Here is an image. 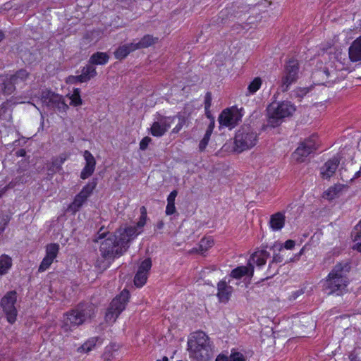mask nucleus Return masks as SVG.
I'll list each match as a JSON object with an SVG mask.
<instances>
[{
	"instance_id": "nucleus-1",
	"label": "nucleus",
	"mask_w": 361,
	"mask_h": 361,
	"mask_svg": "<svg viewBox=\"0 0 361 361\" xmlns=\"http://www.w3.org/2000/svg\"><path fill=\"white\" fill-rule=\"evenodd\" d=\"M189 355L197 360L209 359L213 348L209 337L203 331H197L191 334L188 341Z\"/></svg>"
},
{
	"instance_id": "nucleus-2",
	"label": "nucleus",
	"mask_w": 361,
	"mask_h": 361,
	"mask_svg": "<svg viewBox=\"0 0 361 361\" xmlns=\"http://www.w3.org/2000/svg\"><path fill=\"white\" fill-rule=\"evenodd\" d=\"M348 269L349 267L347 263L338 264L334 267L324 285L328 294L335 293L338 295L343 294L348 283L345 276Z\"/></svg>"
},
{
	"instance_id": "nucleus-3",
	"label": "nucleus",
	"mask_w": 361,
	"mask_h": 361,
	"mask_svg": "<svg viewBox=\"0 0 361 361\" xmlns=\"http://www.w3.org/2000/svg\"><path fill=\"white\" fill-rule=\"evenodd\" d=\"M341 54L324 56V66H321L319 70L314 73V77H322L320 84H326L330 82H335L340 78L339 72L345 68L344 64L341 62Z\"/></svg>"
},
{
	"instance_id": "nucleus-4",
	"label": "nucleus",
	"mask_w": 361,
	"mask_h": 361,
	"mask_svg": "<svg viewBox=\"0 0 361 361\" xmlns=\"http://www.w3.org/2000/svg\"><path fill=\"white\" fill-rule=\"evenodd\" d=\"M99 251L104 262L102 264L97 262V266L105 269L109 266L111 260L118 257L126 251V248L121 245L116 234H110L101 243Z\"/></svg>"
},
{
	"instance_id": "nucleus-5",
	"label": "nucleus",
	"mask_w": 361,
	"mask_h": 361,
	"mask_svg": "<svg viewBox=\"0 0 361 361\" xmlns=\"http://www.w3.org/2000/svg\"><path fill=\"white\" fill-rule=\"evenodd\" d=\"M94 314V308L91 305L72 310L64 315L61 329L66 333L72 331L73 328L90 319Z\"/></svg>"
},
{
	"instance_id": "nucleus-6",
	"label": "nucleus",
	"mask_w": 361,
	"mask_h": 361,
	"mask_svg": "<svg viewBox=\"0 0 361 361\" xmlns=\"http://www.w3.org/2000/svg\"><path fill=\"white\" fill-rule=\"evenodd\" d=\"M140 216L136 225L122 226L115 233L121 245H124L126 250L128 247V243L142 232V228L146 224L147 219V209L145 207L142 206L140 207Z\"/></svg>"
},
{
	"instance_id": "nucleus-7",
	"label": "nucleus",
	"mask_w": 361,
	"mask_h": 361,
	"mask_svg": "<svg viewBox=\"0 0 361 361\" xmlns=\"http://www.w3.org/2000/svg\"><path fill=\"white\" fill-rule=\"evenodd\" d=\"M295 111V106L290 102H272L267 108L269 123L275 126L280 120L290 116Z\"/></svg>"
},
{
	"instance_id": "nucleus-8",
	"label": "nucleus",
	"mask_w": 361,
	"mask_h": 361,
	"mask_svg": "<svg viewBox=\"0 0 361 361\" xmlns=\"http://www.w3.org/2000/svg\"><path fill=\"white\" fill-rule=\"evenodd\" d=\"M257 141V134L249 126L241 127L236 133L234 150L242 152L253 147Z\"/></svg>"
},
{
	"instance_id": "nucleus-9",
	"label": "nucleus",
	"mask_w": 361,
	"mask_h": 361,
	"mask_svg": "<svg viewBox=\"0 0 361 361\" xmlns=\"http://www.w3.org/2000/svg\"><path fill=\"white\" fill-rule=\"evenodd\" d=\"M129 297V292L126 290H123L111 301L105 314V320L106 322L111 324L116 320L119 314L126 308Z\"/></svg>"
},
{
	"instance_id": "nucleus-10",
	"label": "nucleus",
	"mask_w": 361,
	"mask_h": 361,
	"mask_svg": "<svg viewBox=\"0 0 361 361\" xmlns=\"http://www.w3.org/2000/svg\"><path fill=\"white\" fill-rule=\"evenodd\" d=\"M28 98L32 100L36 99L37 101H40L42 104L51 108L58 109L60 111H66L68 109V106L64 102L62 96L47 90L42 91L40 96L31 93L29 94Z\"/></svg>"
},
{
	"instance_id": "nucleus-11",
	"label": "nucleus",
	"mask_w": 361,
	"mask_h": 361,
	"mask_svg": "<svg viewBox=\"0 0 361 361\" xmlns=\"http://www.w3.org/2000/svg\"><path fill=\"white\" fill-rule=\"evenodd\" d=\"M17 293L16 291L7 293L1 300V307L7 322L13 324L17 320L18 309L16 307Z\"/></svg>"
},
{
	"instance_id": "nucleus-12",
	"label": "nucleus",
	"mask_w": 361,
	"mask_h": 361,
	"mask_svg": "<svg viewBox=\"0 0 361 361\" xmlns=\"http://www.w3.org/2000/svg\"><path fill=\"white\" fill-rule=\"evenodd\" d=\"M243 109L231 106L224 109L219 117V122L221 126L233 128L242 119Z\"/></svg>"
},
{
	"instance_id": "nucleus-13",
	"label": "nucleus",
	"mask_w": 361,
	"mask_h": 361,
	"mask_svg": "<svg viewBox=\"0 0 361 361\" xmlns=\"http://www.w3.org/2000/svg\"><path fill=\"white\" fill-rule=\"evenodd\" d=\"M28 78V73L25 70H20L15 75L1 77L2 82V90L6 94H11L16 89V85L23 83Z\"/></svg>"
},
{
	"instance_id": "nucleus-14",
	"label": "nucleus",
	"mask_w": 361,
	"mask_h": 361,
	"mask_svg": "<svg viewBox=\"0 0 361 361\" xmlns=\"http://www.w3.org/2000/svg\"><path fill=\"white\" fill-rule=\"evenodd\" d=\"M298 63L295 60H290L284 70V73L282 77V88L283 90H287L290 85L295 82L298 78L299 74Z\"/></svg>"
},
{
	"instance_id": "nucleus-15",
	"label": "nucleus",
	"mask_w": 361,
	"mask_h": 361,
	"mask_svg": "<svg viewBox=\"0 0 361 361\" xmlns=\"http://www.w3.org/2000/svg\"><path fill=\"white\" fill-rule=\"evenodd\" d=\"M176 116H159L150 128V133L154 137H161L171 128Z\"/></svg>"
},
{
	"instance_id": "nucleus-16",
	"label": "nucleus",
	"mask_w": 361,
	"mask_h": 361,
	"mask_svg": "<svg viewBox=\"0 0 361 361\" xmlns=\"http://www.w3.org/2000/svg\"><path fill=\"white\" fill-rule=\"evenodd\" d=\"M151 267L152 262L150 259H145L140 264L134 279V283L137 288L142 287L146 283L148 272Z\"/></svg>"
},
{
	"instance_id": "nucleus-17",
	"label": "nucleus",
	"mask_w": 361,
	"mask_h": 361,
	"mask_svg": "<svg viewBox=\"0 0 361 361\" xmlns=\"http://www.w3.org/2000/svg\"><path fill=\"white\" fill-rule=\"evenodd\" d=\"M82 156L85 160V166L81 171L80 178L85 180L94 172L97 161L93 154L88 150H85Z\"/></svg>"
},
{
	"instance_id": "nucleus-18",
	"label": "nucleus",
	"mask_w": 361,
	"mask_h": 361,
	"mask_svg": "<svg viewBox=\"0 0 361 361\" xmlns=\"http://www.w3.org/2000/svg\"><path fill=\"white\" fill-rule=\"evenodd\" d=\"M269 254L267 251L261 250L255 251L250 257L248 260V266L250 268L254 269V266H256L259 269L264 266L267 263Z\"/></svg>"
},
{
	"instance_id": "nucleus-19",
	"label": "nucleus",
	"mask_w": 361,
	"mask_h": 361,
	"mask_svg": "<svg viewBox=\"0 0 361 361\" xmlns=\"http://www.w3.org/2000/svg\"><path fill=\"white\" fill-rule=\"evenodd\" d=\"M339 159L336 157L328 160L320 169V174L323 178H329L336 172L339 164Z\"/></svg>"
},
{
	"instance_id": "nucleus-20",
	"label": "nucleus",
	"mask_w": 361,
	"mask_h": 361,
	"mask_svg": "<svg viewBox=\"0 0 361 361\" xmlns=\"http://www.w3.org/2000/svg\"><path fill=\"white\" fill-rule=\"evenodd\" d=\"M217 297L221 302H227L233 292V288L228 286L225 281H221L217 285Z\"/></svg>"
},
{
	"instance_id": "nucleus-21",
	"label": "nucleus",
	"mask_w": 361,
	"mask_h": 361,
	"mask_svg": "<svg viewBox=\"0 0 361 361\" xmlns=\"http://www.w3.org/2000/svg\"><path fill=\"white\" fill-rule=\"evenodd\" d=\"M97 75L96 69L92 66L84 67L80 75L69 78L70 82H85L90 80Z\"/></svg>"
},
{
	"instance_id": "nucleus-22",
	"label": "nucleus",
	"mask_w": 361,
	"mask_h": 361,
	"mask_svg": "<svg viewBox=\"0 0 361 361\" xmlns=\"http://www.w3.org/2000/svg\"><path fill=\"white\" fill-rule=\"evenodd\" d=\"M285 221V214L282 212H277L271 216L269 226L274 231H280L284 226Z\"/></svg>"
},
{
	"instance_id": "nucleus-23",
	"label": "nucleus",
	"mask_w": 361,
	"mask_h": 361,
	"mask_svg": "<svg viewBox=\"0 0 361 361\" xmlns=\"http://www.w3.org/2000/svg\"><path fill=\"white\" fill-rule=\"evenodd\" d=\"M349 57L353 61L361 60V37L355 39L350 47Z\"/></svg>"
},
{
	"instance_id": "nucleus-24",
	"label": "nucleus",
	"mask_w": 361,
	"mask_h": 361,
	"mask_svg": "<svg viewBox=\"0 0 361 361\" xmlns=\"http://www.w3.org/2000/svg\"><path fill=\"white\" fill-rule=\"evenodd\" d=\"M101 344L102 342L98 338H90L78 348V352L80 353H87L94 350L98 345H100Z\"/></svg>"
},
{
	"instance_id": "nucleus-25",
	"label": "nucleus",
	"mask_w": 361,
	"mask_h": 361,
	"mask_svg": "<svg viewBox=\"0 0 361 361\" xmlns=\"http://www.w3.org/2000/svg\"><path fill=\"white\" fill-rule=\"evenodd\" d=\"M158 39L154 37L152 35H147L144 36L138 42H133V47L134 49H140L143 48H147L157 42Z\"/></svg>"
},
{
	"instance_id": "nucleus-26",
	"label": "nucleus",
	"mask_w": 361,
	"mask_h": 361,
	"mask_svg": "<svg viewBox=\"0 0 361 361\" xmlns=\"http://www.w3.org/2000/svg\"><path fill=\"white\" fill-rule=\"evenodd\" d=\"M312 153L310 149H307L305 147L299 145L295 152L292 154L293 159L298 162H304L306 158Z\"/></svg>"
},
{
	"instance_id": "nucleus-27",
	"label": "nucleus",
	"mask_w": 361,
	"mask_h": 361,
	"mask_svg": "<svg viewBox=\"0 0 361 361\" xmlns=\"http://www.w3.org/2000/svg\"><path fill=\"white\" fill-rule=\"evenodd\" d=\"M254 273L253 269L250 268L248 264L247 266H240L234 269L231 274V276L234 279H240L243 276H252Z\"/></svg>"
},
{
	"instance_id": "nucleus-28",
	"label": "nucleus",
	"mask_w": 361,
	"mask_h": 361,
	"mask_svg": "<svg viewBox=\"0 0 361 361\" xmlns=\"http://www.w3.org/2000/svg\"><path fill=\"white\" fill-rule=\"evenodd\" d=\"M351 237L353 242L355 243L353 248L361 252V221L354 228L352 231Z\"/></svg>"
},
{
	"instance_id": "nucleus-29",
	"label": "nucleus",
	"mask_w": 361,
	"mask_h": 361,
	"mask_svg": "<svg viewBox=\"0 0 361 361\" xmlns=\"http://www.w3.org/2000/svg\"><path fill=\"white\" fill-rule=\"evenodd\" d=\"M133 47V42L129 44H124L119 47L114 52L115 57L121 60L126 58L130 52L135 51Z\"/></svg>"
},
{
	"instance_id": "nucleus-30",
	"label": "nucleus",
	"mask_w": 361,
	"mask_h": 361,
	"mask_svg": "<svg viewBox=\"0 0 361 361\" xmlns=\"http://www.w3.org/2000/svg\"><path fill=\"white\" fill-rule=\"evenodd\" d=\"M178 195L176 190H173L167 197V205L165 213L166 215H172L176 213V208L175 206V200Z\"/></svg>"
},
{
	"instance_id": "nucleus-31",
	"label": "nucleus",
	"mask_w": 361,
	"mask_h": 361,
	"mask_svg": "<svg viewBox=\"0 0 361 361\" xmlns=\"http://www.w3.org/2000/svg\"><path fill=\"white\" fill-rule=\"evenodd\" d=\"M109 59V56L104 52H97L91 56L89 62L92 65H104Z\"/></svg>"
},
{
	"instance_id": "nucleus-32",
	"label": "nucleus",
	"mask_w": 361,
	"mask_h": 361,
	"mask_svg": "<svg viewBox=\"0 0 361 361\" xmlns=\"http://www.w3.org/2000/svg\"><path fill=\"white\" fill-rule=\"evenodd\" d=\"M317 140V135L315 134H312L309 137L306 138L304 141H302L300 144V145L305 147V148L310 149V151L312 152L318 147Z\"/></svg>"
},
{
	"instance_id": "nucleus-33",
	"label": "nucleus",
	"mask_w": 361,
	"mask_h": 361,
	"mask_svg": "<svg viewBox=\"0 0 361 361\" xmlns=\"http://www.w3.org/2000/svg\"><path fill=\"white\" fill-rule=\"evenodd\" d=\"M262 85V80L259 77L254 78L248 84L247 88V95H251L256 93Z\"/></svg>"
},
{
	"instance_id": "nucleus-34",
	"label": "nucleus",
	"mask_w": 361,
	"mask_h": 361,
	"mask_svg": "<svg viewBox=\"0 0 361 361\" xmlns=\"http://www.w3.org/2000/svg\"><path fill=\"white\" fill-rule=\"evenodd\" d=\"M12 266V259L10 257L3 255L0 257V276L5 274Z\"/></svg>"
},
{
	"instance_id": "nucleus-35",
	"label": "nucleus",
	"mask_w": 361,
	"mask_h": 361,
	"mask_svg": "<svg viewBox=\"0 0 361 361\" xmlns=\"http://www.w3.org/2000/svg\"><path fill=\"white\" fill-rule=\"evenodd\" d=\"M214 126V123H210L203 138L200 140V142L199 143V149L200 151H204L206 149V147L209 143V141L210 140V137L212 133Z\"/></svg>"
},
{
	"instance_id": "nucleus-36",
	"label": "nucleus",
	"mask_w": 361,
	"mask_h": 361,
	"mask_svg": "<svg viewBox=\"0 0 361 361\" xmlns=\"http://www.w3.org/2000/svg\"><path fill=\"white\" fill-rule=\"evenodd\" d=\"M59 251V245L57 243H49L45 247V255L54 259L57 257Z\"/></svg>"
},
{
	"instance_id": "nucleus-37",
	"label": "nucleus",
	"mask_w": 361,
	"mask_h": 361,
	"mask_svg": "<svg viewBox=\"0 0 361 361\" xmlns=\"http://www.w3.org/2000/svg\"><path fill=\"white\" fill-rule=\"evenodd\" d=\"M214 245V240L211 237L202 238L199 244L197 252L203 254Z\"/></svg>"
},
{
	"instance_id": "nucleus-38",
	"label": "nucleus",
	"mask_w": 361,
	"mask_h": 361,
	"mask_svg": "<svg viewBox=\"0 0 361 361\" xmlns=\"http://www.w3.org/2000/svg\"><path fill=\"white\" fill-rule=\"evenodd\" d=\"M86 200H87L82 197L80 195L78 194L75 197L73 202L70 204L69 209L73 212H76L83 205Z\"/></svg>"
},
{
	"instance_id": "nucleus-39",
	"label": "nucleus",
	"mask_w": 361,
	"mask_h": 361,
	"mask_svg": "<svg viewBox=\"0 0 361 361\" xmlns=\"http://www.w3.org/2000/svg\"><path fill=\"white\" fill-rule=\"evenodd\" d=\"M340 191L341 188L339 186L335 185L330 187L327 190L324 192V197L329 200H332L338 196Z\"/></svg>"
},
{
	"instance_id": "nucleus-40",
	"label": "nucleus",
	"mask_w": 361,
	"mask_h": 361,
	"mask_svg": "<svg viewBox=\"0 0 361 361\" xmlns=\"http://www.w3.org/2000/svg\"><path fill=\"white\" fill-rule=\"evenodd\" d=\"M80 91L78 88L73 90V92L69 95L71 104L74 106H78L82 104V99L80 97Z\"/></svg>"
},
{
	"instance_id": "nucleus-41",
	"label": "nucleus",
	"mask_w": 361,
	"mask_h": 361,
	"mask_svg": "<svg viewBox=\"0 0 361 361\" xmlns=\"http://www.w3.org/2000/svg\"><path fill=\"white\" fill-rule=\"evenodd\" d=\"M95 186V183H89L82 188V189L78 194L80 195L85 199L87 200V198L92 193Z\"/></svg>"
},
{
	"instance_id": "nucleus-42",
	"label": "nucleus",
	"mask_w": 361,
	"mask_h": 361,
	"mask_svg": "<svg viewBox=\"0 0 361 361\" xmlns=\"http://www.w3.org/2000/svg\"><path fill=\"white\" fill-rule=\"evenodd\" d=\"M95 186V183H89L82 188V189L78 194L80 195L85 199L87 200V198L92 193Z\"/></svg>"
},
{
	"instance_id": "nucleus-43",
	"label": "nucleus",
	"mask_w": 361,
	"mask_h": 361,
	"mask_svg": "<svg viewBox=\"0 0 361 361\" xmlns=\"http://www.w3.org/2000/svg\"><path fill=\"white\" fill-rule=\"evenodd\" d=\"M54 261V259H51V257H48L45 255L39 264L38 271L39 272L45 271L50 267Z\"/></svg>"
},
{
	"instance_id": "nucleus-44",
	"label": "nucleus",
	"mask_w": 361,
	"mask_h": 361,
	"mask_svg": "<svg viewBox=\"0 0 361 361\" xmlns=\"http://www.w3.org/2000/svg\"><path fill=\"white\" fill-rule=\"evenodd\" d=\"M229 361H245V358L242 353L235 349H232L229 357Z\"/></svg>"
},
{
	"instance_id": "nucleus-45",
	"label": "nucleus",
	"mask_w": 361,
	"mask_h": 361,
	"mask_svg": "<svg viewBox=\"0 0 361 361\" xmlns=\"http://www.w3.org/2000/svg\"><path fill=\"white\" fill-rule=\"evenodd\" d=\"M178 123L176 126L172 129V133H178L186 124V119L183 116H178Z\"/></svg>"
},
{
	"instance_id": "nucleus-46",
	"label": "nucleus",
	"mask_w": 361,
	"mask_h": 361,
	"mask_svg": "<svg viewBox=\"0 0 361 361\" xmlns=\"http://www.w3.org/2000/svg\"><path fill=\"white\" fill-rule=\"evenodd\" d=\"M152 139L149 137H145L142 139L140 142V149L141 150H145L147 148L149 144L151 142Z\"/></svg>"
},
{
	"instance_id": "nucleus-47",
	"label": "nucleus",
	"mask_w": 361,
	"mask_h": 361,
	"mask_svg": "<svg viewBox=\"0 0 361 361\" xmlns=\"http://www.w3.org/2000/svg\"><path fill=\"white\" fill-rule=\"evenodd\" d=\"M295 243V241L293 240H288L285 242V243L283 244V245H281V247H284L285 249L286 250H291L294 247Z\"/></svg>"
},
{
	"instance_id": "nucleus-48",
	"label": "nucleus",
	"mask_w": 361,
	"mask_h": 361,
	"mask_svg": "<svg viewBox=\"0 0 361 361\" xmlns=\"http://www.w3.org/2000/svg\"><path fill=\"white\" fill-rule=\"evenodd\" d=\"M212 97L210 93H207L205 96V109H208L211 106Z\"/></svg>"
},
{
	"instance_id": "nucleus-49",
	"label": "nucleus",
	"mask_w": 361,
	"mask_h": 361,
	"mask_svg": "<svg viewBox=\"0 0 361 361\" xmlns=\"http://www.w3.org/2000/svg\"><path fill=\"white\" fill-rule=\"evenodd\" d=\"M215 361H229V357L224 354H219Z\"/></svg>"
},
{
	"instance_id": "nucleus-50",
	"label": "nucleus",
	"mask_w": 361,
	"mask_h": 361,
	"mask_svg": "<svg viewBox=\"0 0 361 361\" xmlns=\"http://www.w3.org/2000/svg\"><path fill=\"white\" fill-rule=\"evenodd\" d=\"M16 184L11 182L7 186L4 187L0 190V197L8 189L15 187Z\"/></svg>"
},
{
	"instance_id": "nucleus-51",
	"label": "nucleus",
	"mask_w": 361,
	"mask_h": 361,
	"mask_svg": "<svg viewBox=\"0 0 361 361\" xmlns=\"http://www.w3.org/2000/svg\"><path fill=\"white\" fill-rule=\"evenodd\" d=\"M307 92V90L306 88H302L300 90H296V94L298 97H302L303 95H305Z\"/></svg>"
},
{
	"instance_id": "nucleus-52",
	"label": "nucleus",
	"mask_w": 361,
	"mask_h": 361,
	"mask_svg": "<svg viewBox=\"0 0 361 361\" xmlns=\"http://www.w3.org/2000/svg\"><path fill=\"white\" fill-rule=\"evenodd\" d=\"M7 105V103L3 104L2 106L0 107V115L1 114V113L4 112L6 110Z\"/></svg>"
},
{
	"instance_id": "nucleus-53",
	"label": "nucleus",
	"mask_w": 361,
	"mask_h": 361,
	"mask_svg": "<svg viewBox=\"0 0 361 361\" xmlns=\"http://www.w3.org/2000/svg\"><path fill=\"white\" fill-rule=\"evenodd\" d=\"M26 102L25 101H23V100H20L19 99H16V100L13 102L14 104H23V103H25Z\"/></svg>"
},
{
	"instance_id": "nucleus-54",
	"label": "nucleus",
	"mask_w": 361,
	"mask_h": 361,
	"mask_svg": "<svg viewBox=\"0 0 361 361\" xmlns=\"http://www.w3.org/2000/svg\"><path fill=\"white\" fill-rule=\"evenodd\" d=\"M104 233H101V234H99V236H98V238H97V240H97V241H98L99 240L104 238Z\"/></svg>"
},
{
	"instance_id": "nucleus-55",
	"label": "nucleus",
	"mask_w": 361,
	"mask_h": 361,
	"mask_svg": "<svg viewBox=\"0 0 361 361\" xmlns=\"http://www.w3.org/2000/svg\"><path fill=\"white\" fill-rule=\"evenodd\" d=\"M168 358L166 357H164L161 360H158L157 361H168Z\"/></svg>"
},
{
	"instance_id": "nucleus-56",
	"label": "nucleus",
	"mask_w": 361,
	"mask_h": 361,
	"mask_svg": "<svg viewBox=\"0 0 361 361\" xmlns=\"http://www.w3.org/2000/svg\"><path fill=\"white\" fill-rule=\"evenodd\" d=\"M4 38V34L2 32L0 31V42Z\"/></svg>"
},
{
	"instance_id": "nucleus-57",
	"label": "nucleus",
	"mask_w": 361,
	"mask_h": 361,
	"mask_svg": "<svg viewBox=\"0 0 361 361\" xmlns=\"http://www.w3.org/2000/svg\"><path fill=\"white\" fill-rule=\"evenodd\" d=\"M18 154L20 155V156H23V150H20Z\"/></svg>"
},
{
	"instance_id": "nucleus-58",
	"label": "nucleus",
	"mask_w": 361,
	"mask_h": 361,
	"mask_svg": "<svg viewBox=\"0 0 361 361\" xmlns=\"http://www.w3.org/2000/svg\"><path fill=\"white\" fill-rule=\"evenodd\" d=\"M332 54H326V55H324L322 57L324 58V56H326L328 57V56H331ZM324 59H323V61H322V63H324Z\"/></svg>"
},
{
	"instance_id": "nucleus-59",
	"label": "nucleus",
	"mask_w": 361,
	"mask_h": 361,
	"mask_svg": "<svg viewBox=\"0 0 361 361\" xmlns=\"http://www.w3.org/2000/svg\"><path fill=\"white\" fill-rule=\"evenodd\" d=\"M302 252H303V249H302V250H300V253H299V255H302Z\"/></svg>"
}]
</instances>
